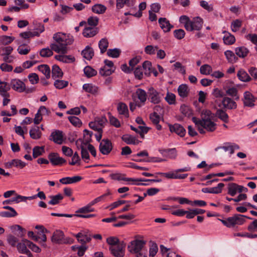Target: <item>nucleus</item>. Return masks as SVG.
Returning <instances> with one entry per match:
<instances>
[{"mask_svg": "<svg viewBox=\"0 0 257 257\" xmlns=\"http://www.w3.org/2000/svg\"><path fill=\"white\" fill-rule=\"evenodd\" d=\"M53 38L55 42L51 44L50 48L56 53L63 54L67 53V46L72 44L73 42L72 36L61 32L55 33Z\"/></svg>", "mask_w": 257, "mask_h": 257, "instance_id": "nucleus-1", "label": "nucleus"}, {"mask_svg": "<svg viewBox=\"0 0 257 257\" xmlns=\"http://www.w3.org/2000/svg\"><path fill=\"white\" fill-rule=\"evenodd\" d=\"M211 112L210 110L203 111L202 119L193 117L192 120L197 126H202L208 131L213 132L216 129V124L210 119Z\"/></svg>", "mask_w": 257, "mask_h": 257, "instance_id": "nucleus-2", "label": "nucleus"}, {"mask_svg": "<svg viewBox=\"0 0 257 257\" xmlns=\"http://www.w3.org/2000/svg\"><path fill=\"white\" fill-rule=\"evenodd\" d=\"M51 240L53 243L58 244H71L74 241L73 238L65 237L64 232L60 230H56L53 232Z\"/></svg>", "mask_w": 257, "mask_h": 257, "instance_id": "nucleus-3", "label": "nucleus"}, {"mask_svg": "<svg viewBox=\"0 0 257 257\" xmlns=\"http://www.w3.org/2000/svg\"><path fill=\"white\" fill-rule=\"evenodd\" d=\"M245 218L252 219V218L241 214H235L234 216L228 217L225 220H221L222 223L228 227H234L235 225H241L245 221Z\"/></svg>", "mask_w": 257, "mask_h": 257, "instance_id": "nucleus-4", "label": "nucleus"}, {"mask_svg": "<svg viewBox=\"0 0 257 257\" xmlns=\"http://www.w3.org/2000/svg\"><path fill=\"white\" fill-rule=\"evenodd\" d=\"M147 241L144 239L135 238L128 245V251L133 253L144 250Z\"/></svg>", "mask_w": 257, "mask_h": 257, "instance_id": "nucleus-5", "label": "nucleus"}, {"mask_svg": "<svg viewBox=\"0 0 257 257\" xmlns=\"http://www.w3.org/2000/svg\"><path fill=\"white\" fill-rule=\"evenodd\" d=\"M93 210H77L76 211V213L74 214L55 213H52L51 214L52 216H56L58 217H71L73 216H75L82 218H90L95 216L94 214L90 213V212Z\"/></svg>", "mask_w": 257, "mask_h": 257, "instance_id": "nucleus-6", "label": "nucleus"}, {"mask_svg": "<svg viewBox=\"0 0 257 257\" xmlns=\"http://www.w3.org/2000/svg\"><path fill=\"white\" fill-rule=\"evenodd\" d=\"M125 243L123 241L116 245L109 246V249L115 257H123L125 253Z\"/></svg>", "mask_w": 257, "mask_h": 257, "instance_id": "nucleus-7", "label": "nucleus"}, {"mask_svg": "<svg viewBox=\"0 0 257 257\" xmlns=\"http://www.w3.org/2000/svg\"><path fill=\"white\" fill-rule=\"evenodd\" d=\"M203 19L199 17L193 18L190 20L189 25L186 27V30L188 31H199L202 27Z\"/></svg>", "mask_w": 257, "mask_h": 257, "instance_id": "nucleus-8", "label": "nucleus"}, {"mask_svg": "<svg viewBox=\"0 0 257 257\" xmlns=\"http://www.w3.org/2000/svg\"><path fill=\"white\" fill-rule=\"evenodd\" d=\"M112 149V145L111 141L106 139L101 141L99 146V150L100 152L104 155L109 154Z\"/></svg>", "mask_w": 257, "mask_h": 257, "instance_id": "nucleus-9", "label": "nucleus"}, {"mask_svg": "<svg viewBox=\"0 0 257 257\" xmlns=\"http://www.w3.org/2000/svg\"><path fill=\"white\" fill-rule=\"evenodd\" d=\"M35 228L38 230L37 232L39 239H41V241H40V243L41 244V245L44 247H47V245L45 243L46 241L47 240V236L46 234L49 232V231L46 229L43 225H36L35 226Z\"/></svg>", "mask_w": 257, "mask_h": 257, "instance_id": "nucleus-10", "label": "nucleus"}, {"mask_svg": "<svg viewBox=\"0 0 257 257\" xmlns=\"http://www.w3.org/2000/svg\"><path fill=\"white\" fill-rule=\"evenodd\" d=\"M106 122L107 119L105 117H98L95 119L94 121L89 122V126L94 131L101 132Z\"/></svg>", "mask_w": 257, "mask_h": 257, "instance_id": "nucleus-11", "label": "nucleus"}, {"mask_svg": "<svg viewBox=\"0 0 257 257\" xmlns=\"http://www.w3.org/2000/svg\"><path fill=\"white\" fill-rule=\"evenodd\" d=\"M48 159L51 163L54 166H60L66 163V160L59 157L57 153H51L48 155Z\"/></svg>", "mask_w": 257, "mask_h": 257, "instance_id": "nucleus-12", "label": "nucleus"}, {"mask_svg": "<svg viewBox=\"0 0 257 257\" xmlns=\"http://www.w3.org/2000/svg\"><path fill=\"white\" fill-rule=\"evenodd\" d=\"M15 91L22 92L25 90V84L21 80L18 79H14L11 81L10 87Z\"/></svg>", "mask_w": 257, "mask_h": 257, "instance_id": "nucleus-13", "label": "nucleus"}, {"mask_svg": "<svg viewBox=\"0 0 257 257\" xmlns=\"http://www.w3.org/2000/svg\"><path fill=\"white\" fill-rule=\"evenodd\" d=\"M149 98L151 102L154 103H159L161 101V97L160 94L153 87H150L148 92Z\"/></svg>", "mask_w": 257, "mask_h": 257, "instance_id": "nucleus-14", "label": "nucleus"}, {"mask_svg": "<svg viewBox=\"0 0 257 257\" xmlns=\"http://www.w3.org/2000/svg\"><path fill=\"white\" fill-rule=\"evenodd\" d=\"M50 140L56 144H62L63 142V132L59 130H56L52 132L50 136Z\"/></svg>", "mask_w": 257, "mask_h": 257, "instance_id": "nucleus-15", "label": "nucleus"}, {"mask_svg": "<svg viewBox=\"0 0 257 257\" xmlns=\"http://www.w3.org/2000/svg\"><path fill=\"white\" fill-rule=\"evenodd\" d=\"M204 210H189V211H182L178 210V216H182L184 214H186V217L188 218H192L195 215L203 213Z\"/></svg>", "mask_w": 257, "mask_h": 257, "instance_id": "nucleus-16", "label": "nucleus"}, {"mask_svg": "<svg viewBox=\"0 0 257 257\" xmlns=\"http://www.w3.org/2000/svg\"><path fill=\"white\" fill-rule=\"evenodd\" d=\"M98 28L94 27L86 26L83 31L82 34L86 38H91L98 33Z\"/></svg>", "mask_w": 257, "mask_h": 257, "instance_id": "nucleus-17", "label": "nucleus"}, {"mask_svg": "<svg viewBox=\"0 0 257 257\" xmlns=\"http://www.w3.org/2000/svg\"><path fill=\"white\" fill-rule=\"evenodd\" d=\"M75 236L78 241L83 245H85L91 240V235L85 232H79Z\"/></svg>", "mask_w": 257, "mask_h": 257, "instance_id": "nucleus-18", "label": "nucleus"}, {"mask_svg": "<svg viewBox=\"0 0 257 257\" xmlns=\"http://www.w3.org/2000/svg\"><path fill=\"white\" fill-rule=\"evenodd\" d=\"M223 107L227 109H235L237 107L236 103L231 98L224 97L222 100Z\"/></svg>", "mask_w": 257, "mask_h": 257, "instance_id": "nucleus-19", "label": "nucleus"}, {"mask_svg": "<svg viewBox=\"0 0 257 257\" xmlns=\"http://www.w3.org/2000/svg\"><path fill=\"white\" fill-rule=\"evenodd\" d=\"M26 240H28L26 239H23L22 242L18 243L17 245V248L20 253L27 254L30 257L31 253L29 250L27 248L28 243L26 241Z\"/></svg>", "mask_w": 257, "mask_h": 257, "instance_id": "nucleus-20", "label": "nucleus"}, {"mask_svg": "<svg viewBox=\"0 0 257 257\" xmlns=\"http://www.w3.org/2000/svg\"><path fill=\"white\" fill-rule=\"evenodd\" d=\"M243 103L244 106L252 107L254 105L255 99L253 96L249 92L246 91L244 93Z\"/></svg>", "mask_w": 257, "mask_h": 257, "instance_id": "nucleus-21", "label": "nucleus"}, {"mask_svg": "<svg viewBox=\"0 0 257 257\" xmlns=\"http://www.w3.org/2000/svg\"><path fill=\"white\" fill-rule=\"evenodd\" d=\"M48 110L44 106H41L38 109L37 113L35 114L34 119V122L35 124H38L42 120V115L45 113H47Z\"/></svg>", "mask_w": 257, "mask_h": 257, "instance_id": "nucleus-22", "label": "nucleus"}, {"mask_svg": "<svg viewBox=\"0 0 257 257\" xmlns=\"http://www.w3.org/2000/svg\"><path fill=\"white\" fill-rule=\"evenodd\" d=\"M224 186L223 183H220L217 186L212 188H203L202 191L205 193H214L218 194L221 192L223 187Z\"/></svg>", "mask_w": 257, "mask_h": 257, "instance_id": "nucleus-23", "label": "nucleus"}, {"mask_svg": "<svg viewBox=\"0 0 257 257\" xmlns=\"http://www.w3.org/2000/svg\"><path fill=\"white\" fill-rule=\"evenodd\" d=\"M11 89L10 84L5 81H0V95L3 97H10L8 92Z\"/></svg>", "mask_w": 257, "mask_h": 257, "instance_id": "nucleus-24", "label": "nucleus"}, {"mask_svg": "<svg viewBox=\"0 0 257 257\" xmlns=\"http://www.w3.org/2000/svg\"><path fill=\"white\" fill-rule=\"evenodd\" d=\"M158 22L160 24V27L164 32H168L170 31L171 29L173 28L169 21L165 18H161L159 19Z\"/></svg>", "mask_w": 257, "mask_h": 257, "instance_id": "nucleus-25", "label": "nucleus"}, {"mask_svg": "<svg viewBox=\"0 0 257 257\" xmlns=\"http://www.w3.org/2000/svg\"><path fill=\"white\" fill-rule=\"evenodd\" d=\"M26 163L21 160L13 159L11 162H7L5 164L6 168H11L13 166L20 168H23L26 166Z\"/></svg>", "mask_w": 257, "mask_h": 257, "instance_id": "nucleus-26", "label": "nucleus"}, {"mask_svg": "<svg viewBox=\"0 0 257 257\" xmlns=\"http://www.w3.org/2000/svg\"><path fill=\"white\" fill-rule=\"evenodd\" d=\"M133 203V202H127L125 200H119L111 203L108 207H110V209H114L115 208L120 207L121 205L125 204V206L123 207L122 209H127V208L132 206Z\"/></svg>", "mask_w": 257, "mask_h": 257, "instance_id": "nucleus-27", "label": "nucleus"}, {"mask_svg": "<svg viewBox=\"0 0 257 257\" xmlns=\"http://www.w3.org/2000/svg\"><path fill=\"white\" fill-rule=\"evenodd\" d=\"M82 179L80 176H76L72 177H65L60 179L59 181L63 184H72L78 182Z\"/></svg>", "mask_w": 257, "mask_h": 257, "instance_id": "nucleus-28", "label": "nucleus"}, {"mask_svg": "<svg viewBox=\"0 0 257 257\" xmlns=\"http://www.w3.org/2000/svg\"><path fill=\"white\" fill-rule=\"evenodd\" d=\"M21 202L25 203V196H21L20 195H17L15 197H13L11 199L4 201L3 203L4 205H12L13 203H18Z\"/></svg>", "mask_w": 257, "mask_h": 257, "instance_id": "nucleus-29", "label": "nucleus"}, {"mask_svg": "<svg viewBox=\"0 0 257 257\" xmlns=\"http://www.w3.org/2000/svg\"><path fill=\"white\" fill-rule=\"evenodd\" d=\"M150 118L152 123L156 125V128L158 130H161L162 126L159 124L160 120V116L156 112H154L153 113L150 114Z\"/></svg>", "mask_w": 257, "mask_h": 257, "instance_id": "nucleus-30", "label": "nucleus"}, {"mask_svg": "<svg viewBox=\"0 0 257 257\" xmlns=\"http://www.w3.org/2000/svg\"><path fill=\"white\" fill-rule=\"evenodd\" d=\"M189 92L188 86L185 84H182L178 87V93L179 96L183 98L187 97Z\"/></svg>", "mask_w": 257, "mask_h": 257, "instance_id": "nucleus-31", "label": "nucleus"}, {"mask_svg": "<svg viewBox=\"0 0 257 257\" xmlns=\"http://www.w3.org/2000/svg\"><path fill=\"white\" fill-rule=\"evenodd\" d=\"M83 89L86 92L92 94L97 93L98 87L92 83H85L83 85Z\"/></svg>", "mask_w": 257, "mask_h": 257, "instance_id": "nucleus-32", "label": "nucleus"}, {"mask_svg": "<svg viewBox=\"0 0 257 257\" xmlns=\"http://www.w3.org/2000/svg\"><path fill=\"white\" fill-rule=\"evenodd\" d=\"M30 137L34 140H38L41 137L42 133L38 126L32 127L29 131Z\"/></svg>", "mask_w": 257, "mask_h": 257, "instance_id": "nucleus-33", "label": "nucleus"}, {"mask_svg": "<svg viewBox=\"0 0 257 257\" xmlns=\"http://www.w3.org/2000/svg\"><path fill=\"white\" fill-rule=\"evenodd\" d=\"M81 54L85 59L90 60L94 56V51L91 47L87 46L85 48L82 50Z\"/></svg>", "mask_w": 257, "mask_h": 257, "instance_id": "nucleus-34", "label": "nucleus"}, {"mask_svg": "<svg viewBox=\"0 0 257 257\" xmlns=\"http://www.w3.org/2000/svg\"><path fill=\"white\" fill-rule=\"evenodd\" d=\"M121 139L123 141L126 143L127 144H134L138 145L139 144L140 141L137 140L135 137H133L130 135H124L122 136Z\"/></svg>", "mask_w": 257, "mask_h": 257, "instance_id": "nucleus-35", "label": "nucleus"}, {"mask_svg": "<svg viewBox=\"0 0 257 257\" xmlns=\"http://www.w3.org/2000/svg\"><path fill=\"white\" fill-rule=\"evenodd\" d=\"M71 248L74 251L77 250V255L81 257L84 254L88 246L86 245L81 244V245H73L71 247Z\"/></svg>", "mask_w": 257, "mask_h": 257, "instance_id": "nucleus-36", "label": "nucleus"}, {"mask_svg": "<svg viewBox=\"0 0 257 257\" xmlns=\"http://www.w3.org/2000/svg\"><path fill=\"white\" fill-rule=\"evenodd\" d=\"M125 175L120 174V173H114V174H111L110 175V177L113 180H123L125 181H135V178H126L124 177Z\"/></svg>", "mask_w": 257, "mask_h": 257, "instance_id": "nucleus-37", "label": "nucleus"}, {"mask_svg": "<svg viewBox=\"0 0 257 257\" xmlns=\"http://www.w3.org/2000/svg\"><path fill=\"white\" fill-rule=\"evenodd\" d=\"M117 110L119 114L123 115L125 117L128 116V107L124 103L119 102L117 105Z\"/></svg>", "mask_w": 257, "mask_h": 257, "instance_id": "nucleus-38", "label": "nucleus"}, {"mask_svg": "<svg viewBox=\"0 0 257 257\" xmlns=\"http://www.w3.org/2000/svg\"><path fill=\"white\" fill-rule=\"evenodd\" d=\"M235 52L239 57L243 58L247 56L249 53V50L246 47L241 46L236 48Z\"/></svg>", "mask_w": 257, "mask_h": 257, "instance_id": "nucleus-39", "label": "nucleus"}, {"mask_svg": "<svg viewBox=\"0 0 257 257\" xmlns=\"http://www.w3.org/2000/svg\"><path fill=\"white\" fill-rule=\"evenodd\" d=\"M223 33L224 36H223V40L225 44L231 45L235 42V39L233 35L226 31H224Z\"/></svg>", "mask_w": 257, "mask_h": 257, "instance_id": "nucleus-40", "label": "nucleus"}, {"mask_svg": "<svg viewBox=\"0 0 257 257\" xmlns=\"http://www.w3.org/2000/svg\"><path fill=\"white\" fill-rule=\"evenodd\" d=\"M49 198L50 200L48 202V204L54 205L59 204L63 199L64 196L61 194H58L56 195H51Z\"/></svg>", "mask_w": 257, "mask_h": 257, "instance_id": "nucleus-41", "label": "nucleus"}, {"mask_svg": "<svg viewBox=\"0 0 257 257\" xmlns=\"http://www.w3.org/2000/svg\"><path fill=\"white\" fill-rule=\"evenodd\" d=\"M91 10L95 14H102L105 12L106 7L102 4H95L92 7Z\"/></svg>", "mask_w": 257, "mask_h": 257, "instance_id": "nucleus-42", "label": "nucleus"}, {"mask_svg": "<svg viewBox=\"0 0 257 257\" xmlns=\"http://www.w3.org/2000/svg\"><path fill=\"white\" fill-rule=\"evenodd\" d=\"M37 197H39L41 200H45L46 198V196L44 192L39 191L37 194H35L34 195L29 197L25 196V203H28V201H31L33 199H35Z\"/></svg>", "mask_w": 257, "mask_h": 257, "instance_id": "nucleus-43", "label": "nucleus"}, {"mask_svg": "<svg viewBox=\"0 0 257 257\" xmlns=\"http://www.w3.org/2000/svg\"><path fill=\"white\" fill-rule=\"evenodd\" d=\"M216 116L225 123L229 121L228 114L222 109H218L216 112Z\"/></svg>", "mask_w": 257, "mask_h": 257, "instance_id": "nucleus-44", "label": "nucleus"}, {"mask_svg": "<svg viewBox=\"0 0 257 257\" xmlns=\"http://www.w3.org/2000/svg\"><path fill=\"white\" fill-rule=\"evenodd\" d=\"M237 76L239 79L243 82H248L251 80V78L248 74L242 69L238 71Z\"/></svg>", "mask_w": 257, "mask_h": 257, "instance_id": "nucleus-45", "label": "nucleus"}, {"mask_svg": "<svg viewBox=\"0 0 257 257\" xmlns=\"http://www.w3.org/2000/svg\"><path fill=\"white\" fill-rule=\"evenodd\" d=\"M38 70L44 74L47 79H49L50 77V69L48 65L46 64H43L38 67Z\"/></svg>", "mask_w": 257, "mask_h": 257, "instance_id": "nucleus-46", "label": "nucleus"}, {"mask_svg": "<svg viewBox=\"0 0 257 257\" xmlns=\"http://www.w3.org/2000/svg\"><path fill=\"white\" fill-rule=\"evenodd\" d=\"M136 93L141 102L144 103L146 101L147 95L144 90L138 88L137 89Z\"/></svg>", "mask_w": 257, "mask_h": 257, "instance_id": "nucleus-47", "label": "nucleus"}, {"mask_svg": "<svg viewBox=\"0 0 257 257\" xmlns=\"http://www.w3.org/2000/svg\"><path fill=\"white\" fill-rule=\"evenodd\" d=\"M52 77L54 79L60 78L63 76V72L60 67L57 65H54L52 70Z\"/></svg>", "mask_w": 257, "mask_h": 257, "instance_id": "nucleus-48", "label": "nucleus"}, {"mask_svg": "<svg viewBox=\"0 0 257 257\" xmlns=\"http://www.w3.org/2000/svg\"><path fill=\"white\" fill-rule=\"evenodd\" d=\"M98 46L101 53H104L106 51L108 46V40L106 38L101 39L98 43Z\"/></svg>", "mask_w": 257, "mask_h": 257, "instance_id": "nucleus-49", "label": "nucleus"}, {"mask_svg": "<svg viewBox=\"0 0 257 257\" xmlns=\"http://www.w3.org/2000/svg\"><path fill=\"white\" fill-rule=\"evenodd\" d=\"M13 51V48L10 46L0 47V55L5 57L11 55Z\"/></svg>", "mask_w": 257, "mask_h": 257, "instance_id": "nucleus-50", "label": "nucleus"}, {"mask_svg": "<svg viewBox=\"0 0 257 257\" xmlns=\"http://www.w3.org/2000/svg\"><path fill=\"white\" fill-rule=\"evenodd\" d=\"M160 152L161 154L166 155L171 158H175L176 155V150L175 148L160 150Z\"/></svg>", "mask_w": 257, "mask_h": 257, "instance_id": "nucleus-51", "label": "nucleus"}, {"mask_svg": "<svg viewBox=\"0 0 257 257\" xmlns=\"http://www.w3.org/2000/svg\"><path fill=\"white\" fill-rule=\"evenodd\" d=\"M84 73L86 77L90 78L97 74V71L89 66H86L83 70Z\"/></svg>", "mask_w": 257, "mask_h": 257, "instance_id": "nucleus-52", "label": "nucleus"}, {"mask_svg": "<svg viewBox=\"0 0 257 257\" xmlns=\"http://www.w3.org/2000/svg\"><path fill=\"white\" fill-rule=\"evenodd\" d=\"M180 110L182 114L187 117H190L192 114V111L189 106L185 104L181 105Z\"/></svg>", "mask_w": 257, "mask_h": 257, "instance_id": "nucleus-53", "label": "nucleus"}, {"mask_svg": "<svg viewBox=\"0 0 257 257\" xmlns=\"http://www.w3.org/2000/svg\"><path fill=\"white\" fill-rule=\"evenodd\" d=\"M44 146L39 147L36 146L33 149V157L34 158H36L42 155L44 152Z\"/></svg>", "mask_w": 257, "mask_h": 257, "instance_id": "nucleus-54", "label": "nucleus"}, {"mask_svg": "<svg viewBox=\"0 0 257 257\" xmlns=\"http://www.w3.org/2000/svg\"><path fill=\"white\" fill-rule=\"evenodd\" d=\"M224 55L230 63H235L237 60V58L235 56L233 52L230 50H227L224 52Z\"/></svg>", "mask_w": 257, "mask_h": 257, "instance_id": "nucleus-55", "label": "nucleus"}, {"mask_svg": "<svg viewBox=\"0 0 257 257\" xmlns=\"http://www.w3.org/2000/svg\"><path fill=\"white\" fill-rule=\"evenodd\" d=\"M14 40L15 38L13 37L2 36H0V44L7 45L11 44Z\"/></svg>", "mask_w": 257, "mask_h": 257, "instance_id": "nucleus-56", "label": "nucleus"}, {"mask_svg": "<svg viewBox=\"0 0 257 257\" xmlns=\"http://www.w3.org/2000/svg\"><path fill=\"white\" fill-rule=\"evenodd\" d=\"M227 192L231 196H235L238 193L237 184L234 183H229L228 185Z\"/></svg>", "mask_w": 257, "mask_h": 257, "instance_id": "nucleus-57", "label": "nucleus"}, {"mask_svg": "<svg viewBox=\"0 0 257 257\" xmlns=\"http://www.w3.org/2000/svg\"><path fill=\"white\" fill-rule=\"evenodd\" d=\"M120 53V50L118 48L109 49L107 51V55L112 58L118 57Z\"/></svg>", "mask_w": 257, "mask_h": 257, "instance_id": "nucleus-58", "label": "nucleus"}, {"mask_svg": "<svg viewBox=\"0 0 257 257\" xmlns=\"http://www.w3.org/2000/svg\"><path fill=\"white\" fill-rule=\"evenodd\" d=\"M212 69L211 66L208 64H204L200 68V72L203 75H209L212 72Z\"/></svg>", "mask_w": 257, "mask_h": 257, "instance_id": "nucleus-59", "label": "nucleus"}, {"mask_svg": "<svg viewBox=\"0 0 257 257\" xmlns=\"http://www.w3.org/2000/svg\"><path fill=\"white\" fill-rule=\"evenodd\" d=\"M143 68L145 70V74L149 76L151 73L152 69V63L149 61H145L143 64Z\"/></svg>", "mask_w": 257, "mask_h": 257, "instance_id": "nucleus-60", "label": "nucleus"}, {"mask_svg": "<svg viewBox=\"0 0 257 257\" xmlns=\"http://www.w3.org/2000/svg\"><path fill=\"white\" fill-rule=\"evenodd\" d=\"M107 115L108 116L109 120L110 123L116 127H119L120 126V123L117 118L112 116L110 112H108Z\"/></svg>", "mask_w": 257, "mask_h": 257, "instance_id": "nucleus-61", "label": "nucleus"}, {"mask_svg": "<svg viewBox=\"0 0 257 257\" xmlns=\"http://www.w3.org/2000/svg\"><path fill=\"white\" fill-rule=\"evenodd\" d=\"M18 213L16 210H8L0 212V216L3 217H12L17 215Z\"/></svg>", "mask_w": 257, "mask_h": 257, "instance_id": "nucleus-62", "label": "nucleus"}, {"mask_svg": "<svg viewBox=\"0 0 257 257\" xmlns=\"http://www.w3.org/2000/svg\"><path fill=\"white\" fill-rule=\"evenodd\" d=\"M242 22L239 19L233 21L231 24V29L233 32L237 31L241 27Z\"/></svg>", "mask_w": 257, "mask_h": 257, "instance_id": "nucleus-63", "label": "nucleus"}, {"mask_svg": "<svg viewBox=\"0 0 257 257\" xmlns=\"http://www.w3.org/2000/svg\"><path fill=\"white\" fill-rule=\"evenodd\" d=\"M53 50L49 48H43L41 50L40 54L43 57H49L53 55Z\"/></svg>", "mask_w": 257, "mask_h": 257, "instance_id": "nucleus-64", "label": "nucleus"}]
</instances>
